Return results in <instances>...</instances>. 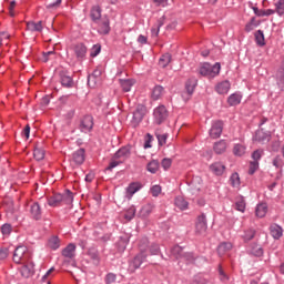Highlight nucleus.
Listing matches in <instances>:
<instances>
[{"instance_id": "obj_48", "label": "nucleus", "mask_w": 284, "mask_h": 284, "mask_svg": "<svg viewBox=\"0 0 284 284\" xmlns=\"http://www.w3.org/2000/svg\"><path fill=\"white\" fill-rule=\"evenodd\" d=\"M254 234H256L255 231L252 229H248V230L244 231L242 239L244 241H252V239H254Z\"/></svg>"}, {"instance_id": "obj_12", "label": "nucleus", "mask_w": 284, "mask_h": 284, "mask_svg": "<svg viewBox=\"0 0 284 284\" xmlns=\"http://www.w3.org/2000/svg\"><path fill=\"white\" fill-rule=\"evenodd\" d=\"M132 152V145L122 146L115 154L114 159H119L122 161V163L125 161V159H129L130 154Z\"/></svg>"}, {"instance_id": "obj_5", "label": "nucleus", "mask_w": 284, "mask_h": 284, "mask_svg": "<svg viewBox=\"0 0 284 284\" xmlns=\"http://www.w3.org/2000/svg\"><path fill=\"white\" fill-rule=\"evenodd\" d=\"M71 54H75L78 61H81L88 54V48L83 43L73 44L67 51L68 59L72 60Z\"/></svg>"}, {"instance_id": "obj_46", "label": "nucleus", "mask_w": 284, "mask_h": 284, "mask_svg": "<svg viewBox=\"0 0 284 284\" xmlns=\"http://www.w3.org/2000/svg\"><path fill=\"white\" fill-rule=\"evenodd\" d=\"M136 214V209L134 206H131L126 213L124 214V219L126 221H132L134 219V215Z\"/></svg>"}, {"instance_id": "obj_27", "label": "nucleus", "mask_w": 284, "mask_h": 284, "mask_svg": "<svg viewBox=\"0 0 284 284\" xmlns=\"http://www.w3.org/2000/svg\"><path fill=\"white\" fill-rule=\"evenodd\" d=\"M213 150H214L215 154H223V152H225V150H227V143L224 140L215 142Z\"/></svg>"}, {"instance_id": "obj_19", "label": "nucleus", "mask_w": 284, "mask_h": 284, "mask_svg": "<svg viewBox=\"0 0 284 284\" xmlns=\"http://www.w3.org/2000/svg\"><path fill=\"white\" fill-rule=\"evenodd\" d=\"M210 170L216 176H222V174L225 172V164H223L221 162H215L210 165Z\"/></svg>"}, {"instance_id": "obj_60", "label": "nucleus", "mask_w": 284, "mask_h": 284, "mask_svg": "<svg viewBox=\"0 0 284 284\" xmlns=\"http://www.w3.org/2000/svg\"><path fill=\"white\" fill-rule=\"evenodd\" d=\"M273 165H274L275 168H283V158L276 156V158L273 160Z\"/></svg>"}, {"instance_id": "obj_44", "label": "nucleus", "mask_w": 284, "mask_h": 284, "mask_svg": "<svg viewBox=\"0 0 284 284\" xmlns=\"http://www.w3.org/2000/svg\"><path fill=\"white\" fill-rule=\"evenodd\" d=\"M233 154L235 156H243V154H245V148L243 144H235L233 148Z\"/></svg>"}, {"instance_id": "obj_45", "label": "nucleus", "mask_w": 284, "mask_h": 284, "mask_svg": "<svg viewBox=\"0 0 284 284\" xmlns=\"http://www.w3.org/2000/svg\"><path fill=\"white\" fill-rule=\"evenodd\" d=\"M255 40L258 45H265V34H263V31L258 30L255 33Z\"/></svg>"}, {"instance_id": "obj_49", "label": "nucleus", "mask_w": 284, "mask_h": 284, "mask_svg": "<svg viewBox=\"0 0 284 284\" xmlns=\"http://www.w3.org/2000/svg\"><path fill=\"white\" fill-rule=\"evenodd\" d=\"M275 12H277V14H284V0H277L275 2Z\"/></svg>"}, {"instance_id": "obj_18", "label": "nucleus", "mask_w": 284, "mask_h": 284, "mask_svg": "<svg viewBox=\"0 0 284 284\" xmlns=\"http://www.w3.org/2000/svg\"><path fill=\"white\" fill-rule=\"evenodd\" d=\"M27 30H29V32H43V21H39V22L30 21V22H27Z\"/></svg>"}, {"instance_id": "obj_36", "label": "nucleus", "mask_w": 284, "mask_h": 284, "mask_svg": "<svg viewBox=\"0 0 284 284\" xmlns=\"http://www.w3.org/2000/svg\"><path fill=\"white\" fill-rule=\"evenodd\" d=\"M175 205L179 207V210H187V201L183 196L175 197Z\"/></svg>"}, {"instance_id": "obj_21", "label": "nucleus", "mask_w": 284, "mask_h": 284, "mask_svg": "<svg viewBox=\"0 0 284 284\" xmlns=\"http://www.w3.org/2000/svg\"><path fill=\"white\" fill-rule=\"evenodd\" d=\"M77 246L74 244H69L63 251L62 256L64 258H73L75 256Z\"/></svg>"}, {"instance_id": "obj_8", "label": "nucleus", "mask_w": 284, "mask_h": 284, "mask_svg": "<svg viewBox=\"0 0 284 284\" xmlns=\"http://www.w3.org/2000/svg\"><path fill=\"white\" fill-rule=\"evenodd\" d=\"M22 267H21V276L23 278H31V276H34V263L32 262V260H29L26 263H22Z\"/></svg>"}, {"instance_id": "obj_62", "label": "nucleus", "mask_w": 284, "mask_h": 284, "mask_svg": "<svg viewBox=\"0 0 284 284\" xmlns=\"http://www.w3.org/2000/svg\"><path fill=\"white\" fill-rule=\"evenodd\" d=\"M219 274H220V281L225 282L230 280V277H227V274H225V272L223 271V267L221 266L219 268Z\"/></svg>"}, {"instance_id": "obj_37", "label": "nucleus", "mask_w": 284, "mask_h": 284, "mask_svg": "<svg viewBox=\"0 0 284 284\" xmlns=\"http://www.w3.org/2000/svg\"><path fill=\"white\" fill-rule=\"evenodd\" d=\"M141 190V184L139 183H131L126 189V194L132 196L133 194H136Z\"/></svg>"}, {"instance_id": "obj_29", "label": "nucleus", "mask_w": 284, "mask_h": 284, "mask_svg": "<svg viewBox=\"0 0 284 284\" xmlns=\"http://www.w3.org/2000/svg\"><path fill=\"white\" fill-rule=\"evenodd\" d=\"M61 85H63V88H72L74 85V81L72 80V77L62 73Z\"/></svg>"}, {"instance_id": "obj_53", "label": "nucleus", "mask_w": 284, "mask_h": 284, "mask_svg": "<svg viewBox=\"0 0 284 284\" xmlns=\"http://www.w3.org/2000/svg\"><path fill=\"white\" fill-rule=\"evenodd\" d=\"M258 170V162L253 161L250 163L248 174H254Z\"/></svg>"}, {"instance_id": "obj_15", "label": "nucleus", "mask_w": 284, "mask_h": 284, "mask_svg": "<svg viewBox=\"0 0 284 284\" xmlns=\"http://www.w3.org/2000/svg\"><path fill=\"white\" fill-rule=\"evenodd\" d=\"M270 139H271L270 133L263 131V129L257 130L253 138V140L256 141L257 143H267Z\"/></svg>"}, {"instance_id": "obj_41", "label": "nucleus", "mask_w": 284, "mask_h": 284, "mask_svg": "<svg viewBox=\"0 0 284 284\" xmlns=\"http://www.w3.org/2000/svg\"><path fill=\"white\" fill-rule=\"evenodd\" d=\"M91 19L93 21H99V19H101V8L100 7H93L91 9Z\"/></svg>"}, {"instance_id": "obj_54", "label": "nucleus", "mask_w": 284, "mask_h": 284, "mask_svg": "<svg viewBox=\"0 0 284 284\" xmlns=\"http://www.w3.org/2000/svg\"><path fill=\"white\" fill-rule=\"evenodd\" d=\"M10 254V251L8 248H0V263L2 261H6Z\"/></svg>"}, {"instance_id": "obj_40", "label": "nucleus", "mask_w": 284, "mask_h": 284, "mask_svg": "<svg viewBox=\"0 0 284 284\" xmlns=\"http://www.w3.org/2000/svg\"><path fill=\"white\" fill-rule=\"evenodd\" d=\"M1 234L2 236H4V239H8V236H10V234H12V225L11 224H3L1 226Z\"/></svg>"}, {"instance_id": "obj_63", "label": "nucleus", "mask_w": 284, "mask_h": 284, "mask_svg": "<svg viewBox=\"0 0 284 284\" xmlns=\"http://www.w3.org/2000/svg\"><path fill=\"white\" fill-rule=\"evenodd\" d=\"M101 52V45L95 44L91 50V57H97Z\"/></svg>"}, {"instance_id": "obj_33", "label": "nucleus", "mask_w": 284, "mask_h": 284, "mask_svg": "<svg viewBox=\"0 0 284 284\" xmlns=\"http://www.w3.org/2000/svg\"><path fill=\"white\" fill-rule=\"evenodd\" d=\"M36 161H43L45 159V151L42 148L36 146L33 151Z\"/></svg>"}, {"instance_id": "obj_58", "label": "nucleus", "mask_w": 284, "mask_h": 284, "mask_svg": "<svg viewBox=\"0 0 284 284\" xmlns=\"http://www.w3.org/2000/svg\"><path fill=\"white\" fill-rule=\"evenodd\" d=\"M106 284L115 283L116 275L114 273H109L105 277Z\"/></svg>"}, {"instance_id": "obj_22", "label": "nucleus", "mask_w": 284, "mask_h": 284, "mask_svg": "<svg viewBox=\"0 0 284 284\" xmlns=\"http://www.w3.org/2000/svg\"><path fill=\"white\" fill-rule=\"evenodd\" d=\"M98 32H100V34H109L110 33V19L105 18L100 21Z\"/></svg>"}, {"instance_id": "obj_34", "label": "nucleus", "mask_w": 284, "mask_h": 284, "mask_svg": "<svg viewBox=\"0 0 284 284\" xmlns=\"http://www.w3.org/2000/svg\"><path fill=\"white\" fill-rule=\"evenodd\" d=\"M256 17H270L276 12L275 10L268 9V10H260L258 8L254 7L253 8Z\"/></svg>"}, {"instance_id": "obj_38", "label": "nucleus", "mask_w": 284, "mask_h": 284, "mask_svg": "<svg viewBox=\"0 0 284 284\" xmlns=\"http://www.w3.org/2000/svg\"><path fill=\"white\" fill-rule=\"evenodd\" d=\"M154 210V205L153 204H145L144 206H142L140 214L141 216H150V214H152V211Z\"/></svg>"}, {"instance_id": "obj_9", "label": "nucleus", "mask_w": 284, "mask_h": 284, "mask_svg": "<svg viewBox=\"0 0 284 284\" xmlns=\"http://www.w3.org/2000/svg\"><path fill=\"white\" fill-rule=\"evenodd\" d=\"M29 214L34 221H41V205L38 202L29 204Z\"/></svg>"}, {"instance_id": "obj_59", "label": "nucleus", "mask_w": 284, "mask_h": 284, "mask_svg": "<svg viewBox=\"0 0 284 284\" xmlns=\"http://www.w3.org/2000/svg\"><path fill=\"white\" fill-rule=\"evenodd\" d=\"M152 196H159L161 194V185H154L151 189Z\"/></svg>"}, {"instance_id": "obj_64", "label": "nucleus", "mask_w": 284, "mask_h": 284, "mask_svg": "<svg viewBox=\"0 0 284 284\" xmlns=\"http://www.w3.org/2000/svg\"><path fill=\"white\" fill-rule=\"evenodd\" d=\"M160 250H161V248H159L158 244H152L151 247H150V252H151V254H153V255L159 254Z\"/></svg>"}, {"instance_id": "obj_7", "label": "nucleus", "mask_w": 284, "mask_h": 284, "mask_svg": "<svg viewBox=\"0 0 284 284\" xmlns=\"http://www.w3.org/2000/svg\"><path fill=\"white\" fill-rule=\"evenodd\" d=\"M154 121L158 125H161L165 119H168V109L165 106L160 105L153 112Z\"/></svg>"}, {"instance_id": "obj_14", "label": "nucleus", "mask_w": 284, "mask_h": 284, "mask_svg": "<svg viewBox=\"0 0 284 284\" xmlns=\"http://www.w3.org/2000/svg\"><path fill=\"white\" fill-rule=\"evenodd\" d=\"M80 128L82 132H90V130L94 128V120L92 119V116L85 115L81 121Z\"/></svg>"}, {"instance_id": "obj_32", "label": "nucleus", "mask_w": 284, "mask_h": 284, "mask_svg": "<svg viewBox=\"0 0 284 284\" xmlns=\"http://www.w3.org/2000/svg\"><path fill=\"white\" fill-rule=\"evenodd\" d=\"M172 61V55L170 53L163 54L159 60L160 68H168Z\"/></svg>"}, {"instance_id": "obj_57", "label": "nucleus", "mask_w": 284, "mask_h": 284, "mask_svg": "<svg viewBox=\"0 0 284 284\" xmlns=\"http://www.w3.org/2000/svg\"><path fill=\"white\" fill-rule=\"evenodd\" d=\"M261 156H263V151H261V150H256L252 154L253 161H256L257 163L261 160Z\"/></svg>"}, {"instance_id": "obj_2", "label": "nucleus", "mask_w": 284, "mask_h": 284, "mask_svg": "<svg viewBox=\"0 0 284 284\" xmlns=\"http://www.w3.org/2000/svg\"><path fill=\"white\" fill-rule=\"evenodd\" d=\"M148 239H143L140 244V254L135 255V257L130 262L129 270L130 272H136L145 260L148 258V254H145V248L148 247Z\"/></svg>"}, {"instance_id": "obj_56", "label": "nucleus", "mask_w": 284, "mask_h": 284, "mask_svg": "<svg viewBox=\"0 0 284 284\" xmlns=\"http://www.w3.org/2000/svg\"><path fill=\"white\" fill-rule=\"evenodd\" d=\"M156 138L159 141V145H165L168 141V134H158Z\"/></svg>"}, {"instance_id": "obj_39", "label": "nucleus", "mask_w": 284, "mask_h": 284, "mask_svg": "<svg viewBox=\"0 0 284 284\" xmlns=\"http://www.w3.org/2000/svg\"><path fill=\"white\" fill-rule=\"evenodd\" d=\"M202 184H203V180H201V178H194L191 182V190H195L196 192H200Z\"/></svg>"}, {"instance_id": "obj_16", "label": "nucleus", "mask_w": 284, "mask_h": 284, "mask_svg": "<svg viewBox=\"0 0 284 284\" xmlns=\"http://www.w3.org/2000/svg\"><path fill=\"white\" fill-rule=\"evenodd\" d=\"M231 87L232 84H230V81L224 80L215 85V91L217 92V94H227Z\"/></svg>"}, {"instance_id": "obj_25", "label": "nucleus", "mask_w": 284, "mask_h": 284, "mask_svg": "<svg viewBox=\"0 0 284 284\" xmlns=\"http://www.w3.org/2000/svg\"><path fill=\"white\" fill-rule=\"evenodd\" d=\"M266 214H267V204L265 203L257 204L255 209V215L257 216V219H263L265 217Z\"/></svg>"}, {"instance_id": "obj_28", "label": "nucleus", "mask_w": 284, "mask_h": 284, "mask_svg": "<svg viewBox=\"0 0 284 284\" xmlns=\"http://www.w3.org/2000/svg\"><path fill=\"white\" fill-rule=\"evenodd\" d=\"M164 90H163V87L161 85H156L153 88L152 90V100L153 101H159V99H161L164 94Z\"/></svg>"}, {"instance_id": "obj_51", "label": "nucleus", "mask_w": 284, "mask_h": 284, "mask_svg": "<svg viewBox=\"0 0 284 284\" xmlns=\"http://www.w3.org/2000/svg\"><path fill=\"white\" fill-rule=\"evenodd\" d=\"M121 163H123V160L114 159V155H113V159H112V161L110 162V164H109V166L106 168V170H114V168H118V165H121Z\"/></svg>"}, {"instance_id": "obj_13", "label": "nucleus", "mask_w": 284, "mask_h": 284, "mask_svg": "<svg viewBox=\"0 0 284 284\" xmlns=\"http://www.w3.org/2000/svg\"><path fill=\"white\" fill-rule=\"evenodd\" d=\"M101 74H103V71L101 69H95L92 74L88 78V84L90 88H94L99 81H101Z\"/></svg>"}, {"instance_id": "obj_11", "label": "nucleus", "mask_w": 284, "mask_h": 284, "mask_svg": "<svg viewBox=\"0 0 284 284\" xmlns=\"http://www.w3.org/2000/svg\"><path fill=\"white\" fill-rule=\"evenodd\" d=\"M148 109L143 104H139L133 112V121L134 123H141L143 121V116H145Z\"/></svg>"}, {"instance_id": "obj_50", "label": "nucleus", "mask_w": 284, "mask_h": 284, "mask_svg": "<svg viewBox=\"0 0 284 284\" xmlns=\"http://www.w3.org/2000/svg\"><path fill=\"white\" fill-rule=\"evenodd\" d=\"M171 254H173L175 258H181V256H183V248L176 245L171 250Z\"/></svg>"}, {"instance_id": "obj_20", "label": "nucleus", "mask_w": 284, "mask_h": 284, "mask_svg": "<svg viewBox=\"0 0 284 284\" xmlns=\"http://www.w3.org/2000/svg\"><path fill=\"white\" fill-rule=\"evenodd\" d=\"M136 83V80L134 79H120V85L123 90V92H130L132 90V87Z\"/></svg>"}, {"instance_id": "obj_61", "label": "nucleus", "mask_w": 284, "mask_h": 284, "mask_svg": "<svg viewBox=\"0 0 284 284\" xmlns=\"http://www.w3.org/2000/svg\"><path fill=\"white\" fill-rule=\"evenodd\" d=\"M171 166H172V160L171 159H163L162 160V168H164V170H170Z\"/></svg>"}, {"instance_id": "obj_4", "label": "nucleus", "mask_w": 284, "mask_h": 284, "mask_svg": "<svg viewBox=\"0 0 284 284\" xmlns=\"http://www.w3.org/2000/svg\"><path fill=\"white\" fill-rule=\"evenodd\" d=\"M32 261V254L27 246H18L13 253V263L21 264Z\"/></svg>"}, {"instance_id": "obj_42", "label": "nucleus", "mask_w": 284, "mask_h": 284, "mask_svg": "<svg viewBox=\"0 0 284 284\" xmlns=\"http://www.w3.org/2000/svg\"><path fill=\"white\" fill-rule=\"evenodd\" d=\"M251 254H253V256H263V247L258 244H253L251 246Z\"/></svg>"}, {"instance_id": "obj_35", "label": "nucleus", "mask_w": 284, "mask_h": 284, "mask_svg": "<svg viewBox=\"0 0 284 284\" xmlns=\"http://www.w3.org/2000/svg\"><path fill=\"white\" fill-rule=\"evenodd\" d=\"M148 172H151V174H156L159 172V161L152 160L151 162L148 163L146 165Z\"/></svg>"}, {"instance_id": "obj_26", "label": "nucleus", "mask_w": 284, "mask_h": 284, "mask_svg": "<svg viewBox=\"0 0 284 284\" xmlns=\"http://www.w3.org/2000/svg\"><path fill=\"white\" fill-rule=\"evenodd\" d=\"M230 250H232V243L224 242L219 245L217 254H219V256H225V254H227V252H230Z\"/></svg>"}, {"instance_id": "obj_52", "label": "nucleus", "mask_w": 284, "mask_h": 284, "mask_svg": "<svg viewBox=\"0 0 284 284\" xmlns=\"http://www.w3.org/2000/svg\"><path fill=\"white\" fill-rule=\"evenodd\" d=\"M235 210H237V212H245V200H237L235 203Z\"/></svg>"}, {"instance_id": "obj_1", "label": "nucleus", "mask_w": 284, "mask_h": 284, "mask_svg": "<svg viewBox=\"0 0 284 284\" xmlns=\"http://www.w3.org/2000/svg\"><path fill=\"white\" fill-rule=\"evenodd\" d=\"M74 201V196L72 195V192L70 190H67L63 194L57 193L48 199V205L50 207H59L61 203L64 205H72V202Z\"/></svg>"}, {"instance_id": "obj_3", "label": "nucleus", "mask_w": 284, "mask_h": 284, "mask_svg": "<svg viewBox=\"0 0 284 284\" xmlns=\"http://www.w3.org/2000/svg\"><path fill=\"white\" fill-rule=\"evenodd\" d=\"M221 72V63L216 62L214 65L205 62L200 65L199 73L201 77H207L214 79Z\"/></svg>"}, {"instance_id": "obj_23", "label": "nucleus", "mask_w": 284, "mask_h": 284, "mask_svg": "<svg viewBox=\"0 0 284 284\" xmlns=\"http://www.w3.org/2000/svg\"><path fill=\"white\" fill-rule=\"evenodd\" d=\"M270 230L273 239L278 240L281 236H283V227H281L278 224L271 225Z\"/></svg>"}, {"instance_id": "obj_6", "label": "nucleus", "mask_w": 284, "mask_h": 284, "mask_svg": "<svg viewBox=\"0 0 284 284\" xmlns=\"http://www.w3.org/2000/svg\"><path fill=\"white\" fill-rule=\"evenodd\" d=\"M207 232V219L205 217V214H201L197 216L195 222V233L200 236H203Z\"/></svg>"}, {"instance_id": "obj_24", "label": "nucleus", "mask_w": 284, "mask_h": 284, "mask_svg": "<svg viewBox=\"0 0 284 284\" xmlns=\"http://www.w3.org/2000/svg\"><path fill=\"white\" fill-rule=\"evenodd\" d=\"M195 88H196V79H189L185 83V90L189 98L192 97V94H194Z\"/></svg>"}, {"instance_id": "obj_43", "label": "nucleus", "mask_w": 284, "mask_h": 284, "mask_svg": "<svg viewBox=\"0 0 284 284\" xmlns=\"http://www.w3.org/2000/svg\"><path fill=\"white\" fill-rule=\"evenodd\" d=\"M49 247H51V250H59V247H61V242L59 241V237H51L49 240Z\"/></svg>"}, {"instance_id": "obj_47", "label": "nucleus", "mask_w": 284, "mask_h": 284, "mask_svg": "<svg viewBox=\"0 0 284 284\" xmlns=\"http://www.w3.org/2000/svg\"><path fill=\"white\" fill-rule=\"evenodd\" d=\"M231 184L233 187H239L241 185V178L239 176V173H233L231 175Z\"/></svg>"}, {"instance_id": "obj_10", "label": "nucleus", "mask_w": 284, "mask_h": 284, "mask_svg": "<svg viewBox=\"0 0 284 284\" xmlns=\"http://www.w3.org/2000/svg\"><path fill=\"white\" fill-rule=\"evenodd\" d=\"M221 134H223V122L222 121L213 122L210 130L211 139H219Z\"/></svg>"}, {"instance_id": "obj_55", "label": "nucleus", "mask_w": 284, "mask_h": 284, "mask_svg": "<svg viewBox=\"0 0 284 284\" xmlns=\"http://www.w3.org/2000/svg\"><path fill=\"white\" fill-rule=\"evenodd\" d=\"M277 82L280 85H284V68L280 69L277 72Z\"/></svg>"}, {"instance_id": "obj_30", "label": "nucleus", "mask_w": 284, "mask_h": 284, "mask_svg": "<svg viewBox=\"0 0 284 284\" xmlns=\"http://www.w3.org/2000/svg\"><path fill=\"white\" fill-rule=\"evenodd\" d=\"M241 99H243L241 93H233L229 97L227 103L229 105H239L241 103Z\"/></svg>"}, {"instance_id": "obj_31", "label": "nucleus", "mask_w": 284, "mask_h": 284, "mask_svg": "<svg viewBox=\"0 0 284 284\" xmlns=\"http://www.w3.org/2000/svg\"><path fill=\"white\" fill-rule=\"evenodd\" d=\"M165 23V17L159 19L158 23L151 29L152 37H159L161 27Z\"/></svg>"}, {"instance_id": "obj_17", "label": "nucleus", "mask_w": 284, "mask_h": 284, "mask_svg": "<svg viewBox=\"0 0 284 284\" xmlns=\"http://www.w3.org/2000/svg\"><path fill=\"white\" fill-rule=\"evenodd\" d=\"M72 161L75 163V165H82L85 161V150L80 149L75 151L72 155Z\"/></svg>"}]
</instances>
